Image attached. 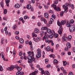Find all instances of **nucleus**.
I'll list each match as a JSON object with an SVG mask.
<instances>
[{"label": "nucleus", "mask_w": 75, "mask_h": 75, "mask_svg": "<svg viewBox=\"0 0 75 75\" xmlns=\"http://www.w3.org/2000/svg\"><path fill=\"white\" fill-rule=\"evenodd\" d=\"M66 6H66V7H68L67 6H71V4H69L68 3H66Z\"/></svg>", "instance_id": "58836bf2"}, {"label": "nucleus", "mask_w": 75, "mask_h": 75, "mask_svg": "<svg viewBox=\"0 0 75 75\" xmlns=\"http://www.w3.org/2000/svg\"><path fill=\"white\" fill-rule=\"evenodd\" d=\"M62 40L66 41L67 40V38L66 36H63L62 37Z\"/></svg>", "instance_id": "4be33fe9"}, {"label": "nucleus", "mask_w": 75, "mask_h": 75, "mask_svg": "<svg viewBox=\"0 0 75 75\" xmlns=\"http://www.w3.org/2000/svg\"><path fill=\"white\" fill-rule=\"evenodd\" d=\"M60 27L59 28V30H58V33L59 34L61 35L62 34V31L63 29H62V25L60 26Z\"/></svg>", "instance_id": "1a4fd4ad"}, {"label": "nucleus", "mask_w": 75, "mask_h": 75, "mask_svg": "<svg viewBox=\"0 0 75 75\" xmlns=\"http://www.w3.org/2000/svg\"><path fill=\"white\" fill-rule=\"evenodd\" d=\"M71 8L72 9H74V4H72V5H71Z\"/></svg>", "instance_id": "3c124183"}, {"label": "nucleus", "mask_w": 75, "mask_h": 75, "mask_svg": "<svg viewBox=\"0 0 75 75\" xmlns=\"http://www.w3.org/2000/svg\"><path fill=\"white\" fill-rule=\"evenodd\" d=\"M12 28L13 29L15 30L16 28H17V25L16 24L14 25L12 27Z\"/></svg>", "instance_id": "c756f323"}, {"label": "nucleus", "mask_w": 75, "mask_h": 75, "mask_svg": "<svg viewBox=\"0 0 75 75\" xmlns=\"http://www.w3.org/2000/svg\"><path fill=\"white\" fill-rule=\"evenodd\" d=\"M47 29V27H42L41 28L42 30H46Z\"/></svg>", "instance_id": "5701e85b"}, {"label": "nucleus", "mask_w": 75, "mask_h": 75, "mask_svg": "<svg viewBox=\"0 0 75 75\" xmlns=\"http://www.w3.org/2000/svg\"><path fill=\"white\" fill-rule=\"evenodd\" d=\"M47 68H50L51 67V65L50 64H47Z\"/></svg>", "instance_id": "052dcab7"}, {"label": "nucleus", "mask_w": 75, "mask_h": 75, "mask_svg": "<svg viewBox=\"0 0 75 75\" xmlns=\"http://www.w3.org/2000/svg\"><path fill=\"white\" fill-rule=\"evenodd\" d=\"M38 70L36 69V70H35L34 72H33L32 73L30 74L29 75H35L37 74V73H38Z\"/></svg>", "instance_id": "ddd939ff"}, {"label": "nucleus", "mask_w": 75, "mask_h": 75, "mask_svg": "<svg viewBox=\"0 0 75 75\" xmlns=\"http://www.w3.org/2000/svg\"><path fill=\"white\" fill-rule=\"evenodd\" d=\"M37 51H38L37 52L38 54L36 55V57L38 59H39L41 56V50L40 49H38L37 50Z\"/></svg>", "instance_id": "7ed1b4c3"}, {"label": "nucleus", "mask_w": 75, "mask_h": 75, "mask_svg": "<svg viewBox=\"0 0 75 75\" xmlns=\"http://www.w3.org/2000/svg\"><path fill=\"white\" fill-rule=\"evenodd\" d=\"M66 25L68 27H71V24L69 23V21H68L67 22Z\"/></svg>", "instance_id": "dca6fc26"}, {"label": "nucleus", "mask_w": 75, "mask_h": 75, "mask_svg": "<svg viewBox=\"0 0 75 75\" xmlns=\"http://www.w3.org/2000/svg\"><path fill=\"white\" fill-rule=\"evenodd\" d=\"M44 33V31H41L40 32V35H41V36L43 35Z\"/></svg>", "instance_id": "f704fd0d"}, {"label": "nucleus", "mask_w": 75, "mask_h": 75, "mask_svg": "<svg viewBox=\"0 0 75 75\" xmlns=\"http://www.w3.org/2000/svg\"><path fill=\"white\" fill-rule=\"evenodd\" d=\"M45 35L44 36L43 38V40H45V38L46 39V38H48V37L47 36V32H45Z\"/></svg>", "instance_id": "2eb2a0df"}, {"label": "nucleus", "mask_w": 75, "mask_h": 75, "mask_svg": "<svg viewBox=\"0 0 75 75\" xmlns=\"http://www.w3.org/2000/svg\"><path fill=\"white\" fill-rule=\"evenodd\" d=\"M39 70L41 71V74L42 75L46 74V75H50V73H49V72L48 71H46L45 72L44 71L43 68H39Z\"/></svg>", "instance_id": "f03ea898"}, {"label": "nucleus", "mask_w": 75, "mask_h": 75, "mask_svg": "<svg viewBox=\"0 0 75 75\" xmlns=\"http://www.w3.org/2000/svg\"><path fill=\"white\" fill-rule=\"evenodd\" d=\"M4 54H2V58L3 59H5V58H4Z\"/></svg>", "instance_id": "8fccbe9b"}, {"label": "nucleus", "mask_w": 75, "mask_h": 75, "mask_svg": "<svg viewBox=\"0 0 75 75\" xmlns=\"http://www.w3.org/2000/svg\"><path fill=\"white\" fill-rule=\"evenodd\" d=\"M2 25H3L4 26L6 25V23L5 22H4L3 23H2Z\"/></svg>", "instance_id": "338daca9"}, {"label": "nucleus", "mask_w": 75, "mask_h": 75, "mask_svg": "<svg viewBox=\"0 0 75 75\" xmlns=\"http://www.w3.org/2000/svg\"><path fill=\"white\" fill-rule=\"evenodd\" d=\"M19 41L21 43H24V40L23 38H21L20 39Z\"/></svg>", "instance_id": "393cba45"}, {"label": "nucleus", "mask_w": 75, "mask_h": 75, "mask_svg": "<svg viewBox=\"0 0 75 75\" xmlns=\"http://www.w3.org/2000/svg\"><path fill=\"white\" fill-rule=\"evenodd\" d=\"M52 18H54V19H55V18H56V16H55V15H53L52 16Z\"/></svg>", "instance_id": "09e8293b"}, {"label": "nucleus", "mask_w": 75, "mask_h": 75, "mask_svg": "<svg viewBox=\"0 0 75 75\" xmlns=\"http://www.w3.org/2000/svg\"><path fill=\"white\" fill-rule=\"evenodd\" d=\"M45 19L44 18H43V17H42L41 18V21H44L45 20Z\"/></svg>", "instance_id": "603ef678"}, {"label": "nucleus", "mask_w": 75, "mask_h": 75, "mask_svg": "<svg viewBox=\"0 0 75 75\" xmlns=\"http://www.w3.org/2000/svg\"><path fill=\"white\" fill-rule=\"evenodd\" d=\"M5 1L6 3H10V0H6Z\"/></svg>", "instance_id": "69168bd1"}, {"label": "nucleus", "mask_w": 75, "mask_h": 75, "mask_svg": "<svg viewBox=\"0 0 75 75\" xmlns=\"http://www.w3.org/2000/svg\"><path fill=\"white\" fill-rule=\"evenodd\" d=\"M47 32L50 34H55V31L54 30H52L51 31V30L50 29H47Z\"/></svg>", "instance_id": "6e6552de"}, {"label": "nucleus", "mask_w": 75, "mask_h": 75, "mask_svg": "<svg viewBox=\"0 0 75 75\" xmlns=\"http://www.w3.org/2000/svg\"><path fill=\"white\" fill-rule=\"evenodd\" d=\"M68 75H73V74H72V72H70L69 73Z\"/></svg>", "instance_id": "774afa93"}, {"label": "nucleus", "mask_w": 75, "mask_h": 75, "mask_svg": "<svg viewBox=\"0 0 75 75\" xmlns=\"http://www.w3.org/2000/svg\"><path fill=\"white\" fill-rule=\"evenodd\" d=\"M15 34L16 35H18V34H19V32L18 31H16L15 32Z\"/></svg>", "instance_id": "de8ad7c7"}, {"label": "nucleus", "mask_w": 75, "mask_h": 75, "mask_svg": "<svg viewBox=\"0 0 75 75\" xmlns=\"http://www.w3.org/2000/svg\"><path fill=\"white\" fill-rule=\"evenodd\" d=\"M67 53L68 55H71V52H67Z\"/></svg>", "instance_id": "0e129e2a"}, {"label": "nucleus", "mask_w": 75, "mask_h": 75, "mask_svg": "<svg viewBox=\"0 0 75 75\" xmlns=\"http://www.w3.org/2000/svg\"><path fill=\"white\" fill-rule=\"evenodd\" d=\"M17 70L18 71H20L21 70V67H18V68Z\"/></svg>", "instance_id": "37998d69"}, {"label": "nucleus", "mask_w": 75, "mask_h": 75, "mask_svg": "<svg viewBox=\"0 0 75 75\" xmlns=\"http://www.w3.org/2000/svg\"><path fill=\"white\" fill-rule=\"evenodd\" d=\"M70 32L72 33L75 31V26L74 25H71L69 29Z\"/></svg>", "instance_id": "0eeeda50"}, {"label": "nucleus", "mask_w": 75, "mask_h": 75, "mask_svg": "<svg viewBox=\"0 0 75 75\" xmlns=\"http://www.w3.org/2000/svg\"><path fill=\"white\" fill-rule=\"evenodd\" d=\"M63 72L64 74V75H66V74H67V73L66 72V70H64L63 71Z\"/></svg>", "instance_id": "a19ab883"}, {"label": "nucleus", "mask_w": 75, "mask_h": 75, "mask_svg": "<svg viewBox=\"0 0 75 75\" xmlns=\"http://www.w3.org/2000/svg\"><path fill=\"white\" fill-rule=\"evenodd\" d=\"M32 35L33 36V38H34V37H37V34H35V33H32Z\"/></svg>", "instance_id": "cd10ccee"}, {"label": "nucleus", "mask_w": 75, "mask_h": 75, "mask_svg": "<svg viewBox=\"0 0 75 75\" xmlns=\"http://www.w3.org/2000/svg\"><path fill=\"white\" fill-rule=\"evenodd\" d=\"M44 7L45 8H47V9L48 8V6L47 5H44Z\"/></svg>", "instance_id": "c03bdc74"}, {"label": "nucleus", "mask_w": 75, "mask_h": 75, "mask_svg": "<svg viewBox=\"0 0 75 75\" xmlns=\"http://www.w3.org/2000/svg\"><path fill=\"white\" fill-rule=\"evenodd\" d=\"M63 7L64 8V13H67V11H68V7H67L65 5H64L63 6Z\"/></svg>", "instance_id": "f8f14e48"}, {"label": "nucleus", "mask_w": 75, "mask_h": 75, "mask_svg": "<svg viewBox=\"0 0 75 75\" xmlns=\"http://www.w3.org/2000/svg\"><path fill=\"white\" fill-rule=\"evenodd\" d=\"M45 42L46 43H47V42H48V43H50V42L52 43V42H53V41L51 40H48V38H46L45 40Z\"/></svg>", "instance_id": "9d476101"}, {"label": "nucleus", "mask_w": 75, "mask_h": 75, "mask_svg": "<svg viewBox=\"0 0 75 75\" xmlns=\"http://www.w3.org/2000/svg\"><path fill=\"white\" fill-rule=\"evenodd\" d=\"M24 74V72H20L18 71L16 73V75H23Z\"/></svg>", "instance_id": "4468645a"}, {"label": "nucleus", "mask_w": 75, "mask_h": 75, "mask_svg": "<svg viewBox=\"0 0 75 75\" xmlns=\"http://www.w3.org/2000/svg\"><path fill=\"white\" fill-rule=\"evenodd\" d=\"M14 6L15 8H20V6L18 3H17L15 4Z\"/></svg>", "instance_id": "6ab92c4d"}, {"label": "nucleus", "mask_w": 75, "mask_h": 75, "mask_svg": "<svg viewBox=\"0 0 75 75\" xmlns=\"http://www.w3.org/2000/svg\"><path fill=\"white\" fill-rule=\"evenodd\" d=\"M45 64H48V59H46L45 60Z\"/></svg>", "instance_id": "a18cd8bd"}, {"label": "nucleus", "mask_w": 75, "mask_h": 75, "mask_svg": "<svg viewBox=\"0 0 75 75\" xmlns=\"http://www.w3.org/2000/svg\"><path fill=\"white\" fill-rule=\"evenodd\" d=\"M32 55H29L27 56V58L29 60L28 61L29 62H31L32 63L33 61H35V59L34 58V52H33L32 53Z\"/></svg>", "instance_id": "f257e3e1"}, {"label": "nucleus", "mask_w": 75, "mask_h": 75, "mask_svg": "<svg viewBox=\"0 0 75 75\" xmlns=\"http://www.w3.org/2000/svg\"><path fill=\"white\" fill-rule=\"evenodd\" d=\"M67 39L69 41L71 40V39H72V36L71 35H69L68 36Z\"/></svg>", "instance_id": "b1692460"}, {"label": "nucleus", "mask_w": 75, "mask_h": 75, "mask_svg": "<svg viewBox=\"0 0 75 75\" xmlns=\"http://www.w3.org/2000/svg\"><path fill=\"white\" fill-rule=\"evenodd\" d=\"M28 54L29 55H31V54H32V52L31 53V52L30 51L28 52Z\"/></svg>", "instance_id": "4d7b16f0"}, {"label": "nucleus", "mask_w": 75, "mask_h": 75, "mask_svg": "<svg viewBox=\"0 0 75 75\" xmlns=\"http://www.w3.org/2000/svg\"><path fill=\"white\" fill-rule=\"evenodd\" d=\"M1 6L2 7H4V5L3 4V2L1 1L0 3Z\"/></svg>", "instance_id": "473e14b6"}, {"label": "nucleus", "mask_w": 75, "mask_h": 75, "mask_svg": "<svg viewBox=\"0 0 75 75\" xmlns=\"http://www.w3.org/2000/svg\"><path fill=\"white\" fill-rule=\"evenodd\" d=\"M34 31L35 33H37V34H38V33H40L39 29L36 28L35 29Z\"/></svg>", "instance_id": "f3484780"}, {"label": "nucleus", "mask_w": 75, "mask_h": 75, "mask_svg": "<svg viewBox=\"0 0 75 75\" xmlns=\"http://www.w3.org/2000/svg\"><path fill=\"white\" fill-rule=\"evenodd\" d=\"M3 67L1 65L0 66V71H3Z\"/></svg>", "instance_id": "ea45409f"}, {"label": "nucleus", "mask_w": 75, "mask_h": 75, "mask_svg": "<svg viewBox=\"0 0 75 75\" xmlns=\"http://www.w3.org/2000/svg\"><path fill=\"white\" fill-rule=\"evenodd\" d=\"M18 67H19L17 64H16L14 66V68H18Z\"/></svg>", "instance_id": "49530a36"}, {"label": "nucleus", "mask_w": 75, "mask_h": 75, "mask_svg": "<svg viewBox=\"0 0 75 75\" xmlns=\"http://www.w3.org/2000/svg\"><path fill=\"white\" fill-rule=\"evenodd\" d=\"M3 19V20H6V21H7V17H4Z\"/></svg>", "instance_id": "6e6d98bb"}, {"label": "nucleus", "mask_w": 75, "mask_h": 75, "mask_svg": "<svg viewBox=\"0 0 75 75\" xmlns=\"http://www.w3.org/2000/svg\"><path fill=\"white\" fill-rule=\"evenodd\" d=\"M54 34H52L50 35L49 36V38H52L54 37Z\"/></svg>", "instance_id": "72a5a7b5"}, {"label": "nucleus", "mask_w": 75, "mask_h": 75, "mask_svg": "<svg viewBox=\"0 0 75 75\" xmlns=\"http://www.w3.org/2000/svg\"><path fill=\"white\" fill-rule=\"evenodd\" d=\"M31 5L30 4L26 6L27 8V9H28L29 10L31 9Z\"/></svg>", "instance_id": "aec40b11"}, {"label": "nucleus", "mask_w": 75, "mask_h": 75, "mask_svg": "<svg viewBox=\"0 0 75 75\" xmlns=\"http://www.w3.org/2000/svg\"><path fill=\"white\" fill-rule=\"evenodd\" d=\"M51 50V48L49 46H48L46 48V51H50Z\"/></svg>", "instance_id": "c85d7f7f"}, {"label": "nucleus", "mask_w": 75, "mask_h": 75, "mask_svg": "<svg viewBox=\"0 0 75 75\" xmlns=\"http://www.w3.org/2000/svg\"><path fill=\"white\" fill-rule=\"evenodd\" d=\"M28 17V16H25L24 17V18L25 19V20H27Z\"/></svg>", "instance_id": "13d9d810"}, {"label": "nucleus", "mask_w": 75, "mask_h": 75, "mask_svg": "<svg viewBox=\"0 0 75 75\" xmlns=\"http://www.w3.org/2000/svg\"><path fill=\"white\" fill-rule=\"evenodd\" d=\"M58 3V1L56 0L54 1L55 4H57Z\"/></svg>", "instance_id": "bf43d9fd"}, {"label": "nucleus", "mask_w": 75, "mask_h": 75, "mask_svg": "<svg viewBox=\"0 0 75 75\" xmlns=\"http://www.w3.org/2000/svg\"><path fill=\"white\" fill-rule=\"evenodd\" d=\"M33 45L30 46V50L31 51H33Z\"/></svg>", "instance_id": "680f3d73"}, {"label": "nucleus", "mask_w": 75, "mask_h": 75, "mask_svg": "<svg viewBox=\"0 0 75 75\" xmlns=\"http://www.w3.org/2000/svg\"><path fill=\"white\" fill-rule=\"evenodd\" d=\"M14 66L13 65H11L10 67L8 68L7 69V70L9 71H12V70H13L14 69Z\"/></svg>", "instance_id": "9b49d317"}, {"label": "nucleus", "mask_w": 75, "mask_h": 75, "mask_svg": "<svg viewBox=\"0 0 75 75\" xmlns=\"http://www.w3.org/2000/svg\"><path fill=\"white\" fill-rule=\"evenodd\" d=\"M41 23L40 22H39L38 23V26H40L41 25Z\"/></svg>", "instance_id": "e2e57ef3"}, {"label": "nucleus", "mask_w": 75, "mask_h": 75, "mask_svg": "<svg viewBox=\"0 0 75 75\" xmlns=\"http://www.w3.org/2000/svg\"><path fill=\"white\" fill-rule=\"evenodd\" d=\"M4 31H5V33L6 35H7V34H8V31H7V27H6L4 28Z\"/></svg>", "instance_id": "a211bd4d"}, {"label": "nucleus", "mask_w": 75, "mask_h": 75, "mask_svg": "<svg viewBox=\"0 0 75 75\" xmlns=\"http://www.w3.org/2000/svg\"><path fill=\"white\" fill-rule=\"evenodd\" d=\"M54 35V37L55 38H58V35L57 34H55V33Z\"/></svg>", "instance_id": "7c9ffc66"}, {"label": "nucleus", "mask_w": 75, "mask_h": 75, "mask_svg": "<svg viewBox=\"0 0 75 75\" xmlns=\"http://www.w3.org/2000/svg\"><path fill=\"white\" fill-rule=\"evenodd\" d=\"M52 7H53V8H54L55 10H56L57 11H60V8L59 7H57V6L55 4H53L52 5Z\"/></svg>", "instance_id": "423d86ee"}, {"label": "nucleus", "mask_w": 75, "mask_h": 75, "mask_svg": "<svg viewBox=\"0 0 75 75\" xmlns=\"http://www.w3.org/2000/svg\"><path fill=\"white\" fill-rule=\"evenodd\" d=\"M19 56H21L23 55V52L21 51L19 53Z\"/></svg>", "instance_id": "79ce46f5"}, {"label": "nucleus", "mask_w": 75, "mask_h": 75, "mask_svg": "<svg viewBox=\"0 0 75 75\" xmlns=\"http://www.w3.org/2000/svg\"><path fill=\"white\" fill-rule=\"evenodd\" d=\"M74 20L73 19L71 20L69 22V24H74Z\"/></svg>", "instance_id": "a878e982"}, {"label": "nucleus", "mask_w": 75, "mask_h": 75, "mask_svg": "<svg viewBox=\"0 0 75 75\" xmlns=\"http://www.w3.org/2000/svg\"><path fill=\"white\" fill-rule=\"evenodd\" d=\"M49 56L51 58H54L55 57V55L53 54H50Z\"/></svg>", "instance_id": "4c0bfd02"}, {"label": "nucleus", "mask_w": 75, "mask_h": 75, "mask_svg": "<svg viewBox=\"0 0 75 75\" xmlns=\"http://www.w3.org/2000/svg\"><path fill=\"white\" fill-rule=\"evenodd\" d=\"M63 65L64 66H66V65H67V62L66 61H63Z\"/></svg>", "instance_id": "e433bc0d"}, {"label": "nucleus", "mask_w": 75, "mask_h": 75, "mask_svg": "<svg viewBox=\"0 0 75 75\" xmlns=\"http://www.w3.org/2000/svg\"><path fill=\"white\" fill-rule=\"evenodd\" d=\"M44 16L46 18H48V17H49L48 13H44Z\"/></svg>", "instance_id": "412c9836"}, {"label": "nucleus", "mask_w": 75, "mask_h": 75, "mask_svg": "<svg viewBox=\"0 0 75 75\" xmlns=\"http://www.w3.org/2000/svg\"><path fill=\"white\" fill-rule=\"evenodd\" d=\"M7 10L6 9H5L4 10V14H7Z\"/></svg>", "instance_id": "c9c22d12"}, {"label": "nucleus", "mask_w": 75, "mask_h": 75, "mask_svg": "<svg viewBox=\"0 0 75 75\" xmlns=\"http://www.w3.org/2000/svg\"><path fill=\"white\" fill-rule=\"evenodd\" d=\"M67 22V20H65L64 21L62 20V21L59 23V21H57V24L59 26H60V25H64V24H65Z\"/></svg>", "instance_id": "20e7f679"}, {"label": "nucleus", "mask_w": 75, "mask_h": 75, "mask_svg": "<svg viewBox=\"0 0 75 75\" xmlns=\"http://www.w3.org/2000/svg\"><path fill=\"white\" fill-rule=\"evenodd\" d=\"M49 13H51V14H53V11H52L51 10H50L49 11Z\"/></svg>", "instance_id": "864d4df0"}, {"label": "nucleus", "mask_w": 75, "mask_h": 75, "mask_svg": "<svg viewBox=\"0 0 75 75\" xmlns=\"http://www.w3.org/2000/svg\"><path fill=\"white\" fill-rule=\"evenodd\" d=\"M15 38L16 39H17V40H20V38L19 37H18V36H16L15 37Z\"/></svg>", "instance_id": "5fc2aeb1"}, {"label": "nucleus", "mask_w": 75, "mask_h": 75, "mask_svg": "<svg viewBox=\"0 0 75 75\" xmlns=\"http://www.w3.org/2000/svg\"><path fill=\"white\" fill-rule=\"evenodd\" d=\"M53 62L54 64H58V60H57V59H55L54 60Z\"/></svg>", "instance_id": "bb28decb"}, {"label": "nucleus", "mask_w": 75, "mask_h": 75, "mask_svg": "<svg viewBox=\"0 0 75 75\" xmlns=\"http://www.w3.org/2000/svg\"><path fill=\"white\" fill-rule=\"evenodd\" d=\"M64 11H62V12H60V15L61 17H62V16H63L64 15Z\"/></svg>", "instance_id": "2f4dec72"}, {"label": "nucleus", "mask_w": 75, "mask_h": 75, "mask_svg": "<svg viewBox=\"0 0 75 75\" xmlns=\"http://www.w3.org/2000/svg\"><path fill=\"white\" fill-rule=\"evenodd\" d=\"M66 45L67 47H65L64 50L67 51H68L69 50L68 48H70L71 47V45L70 43L68 42L66 43Z\"/></svg>", "instance_id": "39448f33"}]
</instances>
